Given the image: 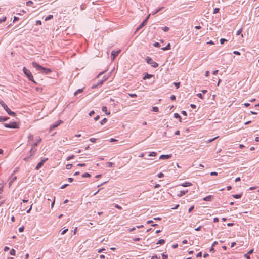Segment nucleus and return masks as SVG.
<instances>
[{"instance_id": "obj_1", "label": "nucleus", "mask_w": 259, "mask_h": 259, "mask_svg": "<svg viewBox=\"0 0 259 259\" xmlns=\"http://www.w3.org/2000/svg\"><path fill=\"white\" fill-rule=\"evenodd\" d=\"M32 66L38 70L40 73H45V74H49L51 70L49 68H46L40 65L36 62H33L32 63Z\"/></svg>"}, {"instance_id": "obj_2", "label": "nucleus", "mask_w": 259, "mask_h": 259, "mask_svg": "<svg viewBox=\"0 0 259 259\" xmlns=\"http://www.w3.org/2000/svg\"><path fill=\"white\" fill-rule=\"evenodd\" d=\"M41 141V139L40 137H38V139L37 140V142L32 145L31 149L30 151V156L28 157H25L24 159L25 161H28L30 157H32L34 155V152L36 151L35 149V147L38 145V144Z\"/></svg>"}, {"instance_id": "obj_3", "label": "nucleus", "mask_w": 259, "mask_h": 259, "mask_svg": "<svg viewBox=\"0 0 259 259\" xmlns=\"http://www.w3.org/2000/svg\"><path fill=\"white\" fill-rule=\"evenodd\" d=\"M146 62L148 64L151 65V66L154 68L158 67V64L154 61L152 58L149 57H147L146 58Z\"/></svg>"}, {"instance_id": "obj_4", "label": "nucleus", "mask_w": 259, "mask_h": 259, "mask_svg": "<svg viewBox=\"0 0 259 259\" xmlns=\"http://www.w3.org/2000/svg\"><path fill=\"white\" fill-rule=\"evenodd\" d=\"M4 125L5 127L10 128H18V125L15 122H13L10 123H4Z\"/></svg>"}, {"instance_id": "obj_5", "label": "nucleus", "mask_w": 259, "mask_h": 259, "mask_svg": "<svg viewBox=\"0 0 259 259\" xmlns=\"http://www.w3.org/2000/svg\"><path fill=\"white\" fill-rule=\"evenodd\" d=\"M48 158H45L40 161L37 165H36L35 169L36 170H38L39 168L41 167V166L44 165L45 162L47 160Z\"/></svg>"}, {"instance_id": "obj_6", "label": "nucleus", "mask_w": 259, "mask_h": 259, "mask_svg": "<svg viewBox=\"0 0 259 259\" xmlns=\"http://www.w3.org/2000/svg\"><path fill=\"white\" fill-rule=\"evenodd\" d=\"M62 122H63V121L62 120L58 121L56 123H55V124H53L52 125H51L50 126V130L52 131L53 129L56 128L57 127H58Z\"/></svg>"}, {"instance_id": "obj_7", "label": "nucleus", "mask_w": 259, "mask_h": 259, "mask_svg": "<svg viewBox=\"0 0 259 259\" xmlns=\"http://www.w3.org/2000/svg\"><path fill=\"white\" fill-rule=\"evenodd\" d=\"M23 71L24 73L28 77H32V74L31 72L28 70L26 67H23Z\"/></svg>"}, {"instance_id": "obj_8", "label": "nucleus", "mask_w": 259, "mask_h": 259, "mask_svg": "<svg viewBox=\"0 0 259 259\" xmlns=\"http://www.w3.org/2000/svg\"><path fill=\"white\" fill-rule=\"evenodd\" d=\"M120 50H119L118 51H113L111 53V57H112V60H114L115 58L116 57V56L119 54V53H120Z\"/></svg>"}, {"instance_id": "obj_9", "label": "nucleus", "mask_w": 259, "mask_h": 259, "mask_svg": "<svg viewBox=\"0 0 259 259\" xmlns=\"http://www.w3.org/2000/svg\"><path fill=\"white\" fill-rule=\"evenodd\" d=\"M5 110L7 112V113L12 116H14L16 115V113L12 111L7 107L6 109H5Z\"/></svg>"}, {"instance_id": "obj_10", "label": "nucleus", "mask_w": 259, "mask_h": 259, "mask_svg": "<svg viewBox=\"0 0 259 259\" xmlns=\"http://www.w3.org/2000/svg\"><path fill=\"white\" fill-rule=\"evenodd\" d=\"M147 24V20H144L142 23H141L140 24V25L137 27V29H136V31L135 32V33L138 31L139 30H140V29H141L143 27H144L145 25H146Z\"/></svg>"}, {"instance_id": "obj_11", "label": "nucleus", "mask_w": 259, "mask_h": 259, "mask_svg": "<svg viewBox=\"0 0 259 259\" xmlns=\"http://www.w3.org/2000/svg\"><path fill=\"white\" fill-rule=\"evenodd\" d=\"M188 191V189H185L183 190H181L179 192V193L177 194V196L179 197H181L184 195Z\"/></svg>"}, {"instance_id": "obj_12", "label": "nucleus", "mask_w": 259, "mask_h": 259, "mask_svg": "<svg viewBox=\"0 0 259 259\" xmlns=\"http://www.w3.org/2000/svg\"><path fill=\"white\" fill-rule=\"evenodd\" d=\"M213 199V196L212 195H208L205 197L203 198L204 201H211Z\"/></svg>"}, {"instance_id": "obj_13", "label": "nucleus", "mask_w": 259, "mask_h": 259, "mask_svg": "<svg viewBox=\"0 0 259 259\" xmlns=\"http://www.w3.org/2000/svg\"><path fill=\"white\" fill-rule=\"evenodd\" d=\"M171 157V155H161L159 159H168Z\"/></svg>"}, {"instance_id": "obj_14", "label": "nucleus", "mask_w": 259, "mask_h": 259, "mask_svg": "<svg viewBox=\"0 0 259 259\" xmlns=\"http://www.w3.org/2000/svg\"><path fill=\"white\" fill-rule=\"evenodd\" d=\"M253 252V249L250 250L246 254L244 255L245 257L247 259H250V254L252 253Z\"/></svg>"}, {"instance_id": "obj_15", "label": "nucleus", "mask_w": 259, "mask_h": 259, "mask_svg": "<svg viewBox=\"0 0 259 259\" xmlns=\"http://www.w3.org/2000/svg\"><path fill=\"white\" fill-rule=\"evenodd\" d=\"M183 187H188L192 185V183L190 182H185V183H182L180 185Z\"/></svg>"}, {"instance_id": "obj_16", "label": "nucleus", "mask_w": 259, "mask_h": 259, "mask_svg": "<svg viewBox=\"0 0 259 259\" xmlns=\"http://www.w3.org/2000/svg\"><path fill=\"white\" fill-rule=\"evenodd\" d=\"M161 49L163 51H166L170 49V45L169 43L167 44L165 47L162 48Z\"/></svg>"}, {"instance_id": "obj_17", "label": "nucleus", "mask_w": 259, "mask_h": 259, "mask_svg": "<svg viewBox=\"0 0 259 259\" xmlns=\"http://www.w3.org/2000/svg\"><path fill=\"white\" fill-rule=\"evenodd\" d=\"M102 111L105 112L107 115H109L110 114V112H107V108L106 106H103L102 107Z\"/></svg>"}, {"instance_id": "obj_18", "label": "nucleus", "mask_w": 259, "mask_h": 259, "mask_svg": "<svg viewBox=\"0 0 259 259\" xmlns=\"http://www.w3.org/2000/svg\"><path fill=\"white\" fill-rule=\"evenodd\" d=\"M152 76H153L152 75L149 74L147 73L146 75L144 76L143 79L146 80L147 79H149L151 77H152Z\"/></svg>"}, {"instance_id": "obj_19", "label": "nucleus", "mask_w": 259, "mask_h": 259, "mask_svg": "<svg viewBox=\"0 0 259 259\" xmlns=\"http://www.w3.org/2000/svg\"><path fill=\"white\" fill-rule=\"evenodd\" d=\"M9 119L8 117L0 116V122H4L6 121Z\"/></svg>"}, {"instance_id": "obj_20", "label": "nucleus", "mask_w": 259, "mask_h": 259, "mask_svg": "<svg viewBox=\"0 0 259 259\" xmlns=\"http://www.w3.org/2000/svg\"><path fill=\"white\" fill-rule=\"evenodd\" d=\"M174 117L175 118H178L180 119V121L181 122V116H180V115L178 114V113H175L174 115Z\"/></svg>"}, {"instance_id": "obj_21", "label": "nucleus", "mask_w": 259, "mask_h": 259, "mask_svg": "<svg viewBox=\"0 0 259 259\" xmlns=\"http://www.w3.org/2000/svg\"><path fill=\"white\" fill-rule=\"evenodd\" d=\"M106 165L107 167H111L113 166V165H114V164L111 162H107L106 163Z\"/></svg>"}, {"instance_id": "obj_22", "label": "nucleus", "mask_w": 259, "mask_h": 259, "mask_svg": "<svg viewBox=\"0 0 259 259\" xmlns=\"http://www.w3.org/2000/svg\"><path fill=\"white\" fill-rule=\"evenodd\" d=\"M232 196L234 198L238 199V198H240L241 197L242 194H234V195H233Z\"/></svg>"}, {"instance_id": "obj_23", "label": "nucleus", "mask_w": 259, "mask_h": 259, "mask_svg": "<svg viewBox=\"0 0 259 259\" xmlns=\"http://www.w3.org/2000/svg\"><path fill=\"white\" fill-rule=\"evenodd\" d=\"M242 32V28H241L239 30H238L237 32H236V35H239L240 34H241V37H243V35L242 34H241Z\"/></svg>"}, {"instance_id": "obj_24", "label": "nucleus", "mask_w": 259, "mask_h": 259, "mask_svg": "<svg viewBox=\"0 0 259 259\" xmlns=\"http://www.w3.org/2000/svg\"><path fill=\"white\" fill-rule=\"evenodd\" d=\"M53 16L52 15H49L47 17L45 18V21H48L49 20H51L53 18Z\"/></svg>"}, {"instance_id": "obj_25", "label": "nucleus", "mask_w": 259, "mask_h": 259, "mask_svg": "<svg viewBox=\"0 0 259 259\" xmlns=\"http://www.w3.org/2000/svg\"><path fill=\"white\" fill-rule=\"evenodd\" d=\"M165 243V240L164 239H160L156 243V244H163Z\"/></svg>"}, {"instance_id": "obj_26", "label": "nucleus", "mask_w": 259, "mask_h": 259, "mask_svg": "<svg viewBox=\"0 0 259 259\" xmlns=\"http://www.w3.org/2000/svg\"><path fill=\"white\" fill-rule=\"evenodd\" d=\"M82 177H90L91 175L88 172H85L82 175Z\"/></svg>"}, {"instance_id": "obj_27", "label": "nucleus", "mask_w": 259, "mask_h": 259, "mask_svg": "<svg viewBox=\"0 0 259 259\" xmlns=\"http://www.w3.org/2000/svg\"><path fill=\"white\" fill-rule=\"evenodd\" d=\"M107 121V119L106 118H104L103 119H102L101 122H100V124L101 125H103L105 123H106Z\"/></svg>"}, {"instance_id": "obj_28", "label": "nucleus", "mask_w": 259, "mask_h": 259, "mask_svg": "<svg viewBox=\"0 0 259 259\" xmlns=\"http://www.w3.org/2000/svg\"><path fill=\"white\" fill-rule=\"evenodd\" d=\"M83 91V89H78L75 93H74V95H76L77 94H78V93H80L81 92H82Z\"/></svg>"}, {"instance_id": "obj_29", "label": "nucleus", "mask_w": 259, "mask_h": 259, "mask_svg": "<svg viewBox=\"0 0 259 259\" xmlns=\"http://www.w3.org/2000/svg\"><path fill=\"white\" fill-rule=\"evenodd\" d=\"M10 254L11 255H15L16 254V251L15 250V249H12L10 252Z\"/></svg>"}, {"instance_id": "obj_30", "label": "nucleus", "mask_w": 259, "mask_h": 259, "mask_svg": "<svg viewBox=\"0 0 259 259\" xmlns=\"http://www.w3.org/2000/svg\"><path fill=\"white\" fill-rule=\"evenodd\" d=\"M157 153L155 152H150L149 154V156H155Z\"/></svg>"}, {"instance_id": "obj_31", "label": "nucleus", "mask_w": 259, "mask_h": 259, "mask_svg": "<svg viewBox=\"0 0 259 259\" xmlns=\"http://www.w3.org/2000/svg\"><path fill=\"white\" fill-rule=\"evenodd\" d=\"M33 4V2L31 1H28L26 2V5L28 6H30L31 5Z\"/></svg>"}, {"instance_id": "obj_32", "label": "nucleus", "mask_w": 259, "mask_h": 259, "mask_svg": "<svg viewBox=\"0 0 259 259\" xmlns=\"http://www.w3.org/2000/svg\"><path fill=\"white\" fill-rule=\"evenodd\" d=\"M174 84L175 85L177 89H178L180 87V82H174Z\"/></svg>"}, {"instance_id": "obj_33", "label": "nucleus", "mask_w": 259, "mask_h": 259, "mask_svg": "<svg viewBox=\"0 0 259 259\" xmlns=\"http://www.w3.org/2000/svg\"><path fill=\"white\" fill-rule=\"evenodd\" d=\"M103 81H100V82H99V83H98V84H97V85H93V86H92V88H96L98 85H101V84L103 83Z\"/></svg>"}, {"instance_id": "obj_34", "label": "nucleus", "mask_w": 259, "mask_h": 259, "mask_svg": "<svg viewBox=\"0 0 259 259\" xmlns=\"http://www.w3.org/2000/svg\"><path fill=\"white\" fill-rule=\"evenodd\" d=\"M6 17H3L1 19H0V23H2L3 22H5L6 20Z\"/></svg>"}, {"instance_id": "obj_35", "label": "nucleus", "mask_w": 259, "mask_h": 259, "mask_svg": "<svg viewBox=\"0 0 259 259\" xmlns=\"http://www.w3.org/2000/svg\"><path fill=\"white\" fill-rule=\"evenodd\" d=\"M164 8L163 7H161L159 9H157L156 11H155V13H154L153 14H155L156 13H157L158 12L161 11Z\"/></svg>"}, {"instance_id": "obj_36", "label": "nucleus", "mask_w": 259, "mask_h": 259, "mask_svg": "<svg viewBox=\"0 0 259 259\" xmlns=\"http://www.w3.org/2000/svg\"><path fill=\"white\" fill-rule=\"evenodd\" d=\"M32 205H33V204H32V203H31V205H30V208H29V209H28V210L26 211V212H27V213H30V211H31V209H32Z\"/></svg>"}, {"instance_id": "obj_37", "label": "nucleus", "mask_w": 259, "mask_h": 259, "mask_svg": "<svg viewBox=\"0 0 259 259\" xmlns=\"http://www.w3.org/2000/svg\"><path fill=\"white\" fill-rule=\"evenodd\" d=\"M152 111L154 112H158V108L157 107H153L152 108Z\"/></svg>"}, {"instance_id": "obj_38", "label": "nucleus", "mask_w": 259, "mask_h": 259, "mask_svg": "<svg viewBox=\"0 0 259 259\" xmlns=\"http://www.w3.org/2000/svg\"><path fill=\"white\" fill-rule=\"evenodd\" d=\"M219 137V136H217L216 137H214V138H212V139H209L208 140V143H210L212 141H213L214 140H215L216 139H217Z\"/></svg>"}, {"instance_id": "obj_39", "label": "nucleus", "mask_w": 259, "mask_h": 259, "mask_svg": "<svg viewBox=\"0 0 259 259\" xmlns=\"http://www.w3.org/2000/svg\"><path fill=\"white\" fill-rule=\"evenodd\" d=\"M29 141L32 140L33 139V136L32 135L30 134L28 137Z\"/></svg>"}, {"instance_id": "obj_40", "label": "nucleus", "mask_w": 259, "mask_h": 259, "mask_svg": "<svg viewBox=\"0 0 259 259\" xmlns=\"http://www.w3.org/2000/svg\"><path fill=\"white\" fill-rule=\"evenodd\" d=\"M162 30L165 32H167L169 30V28L168 27L165 26L162 28Z\"/></svg>"}, {"instance_id": "obj_41", "label": "nucleus", "mask_w": 259, "mask_h": 259, "mask_svg": "<svg viewBox=\"0 0 259 259\" xmlns=\"http://www.w3.org/2000/svg\"><path fill=\"white\" fill-rule=\"evenodd\" d=\"M220 41L221 44H223L225 41H227V40L225 38H221Z\"/></svg>"}, {"instance_id": "obj_42", "label": "nucleus", "mask_w": 259, "mask_h": 259, "mask_svg": "<svg viewBox=\"0 0 259 259\" xmlns=\"http://www.w3.org/2000/svg\"><path fill=\"white\" fill-rule=\"evenodd\" d=\"M158 177L159 178H161L164 177V175L162 172H160V173L158 174Z\"/></svg>"}, {"instance_id": "obj_43", "label": "nucleus", "mask_w": 259, "mask_h": 259, "mask_svg": "<svg viewBox=\"0 0 259 259\" xmlns=\"http://www.w3.org/2000/svg\"><path fill=\"white\" fill-rule=\"evenodd\" d=\"M96 140H97V139L94 138H92L90 139V141L93 143L96 142Z\"/></svg>"}, {"instance_id": "obj_44", "label": "nucleus", "mask_w": 259, "mask_h": 259, "mask_svg": "<svg viewBox=\"0 0 259 259\" xmlns=\"http://www.w3.org/2000/svg\"><path fill=\"white\" fill-rule=\"evenodd\" d=\"M153 46L155 47H159L160 46V45L159 42H155L153 44Z\"/></svg>"}, {"instance_id": "obj_45", "label": "nucleus", "mask_w": 259, "mask_h": 259, "mask_svg": "<svg viewBox=\"0 0 259 259\" xmlns=\"http://www.w3.org/2000/svg\"><path fill=\"white\" fill-rule=\"evenodd\" d=\"M162 259H167L168 256L167 255H165L164 253L162 254Z\"/></svg>"}, {"instance_id": "obj_46", "label": "nucleus", "mask_w": 259, "mask_h": 259, "mask_svg": "<svg viewBox=\"0 0 259 259\" xmlns=\"http://www.w3.org/2000/svg\"><path fill=\"white\" fill-rule=\"evenodd\" d=\"M219 8H216L214 9L213 14H216L219 11Z\"/></svg>"}, {"instance_id": "obj_47", "label": "nucleus", "mask_w": 259, "mask_h": 259, "mask_svg": "<svg viewBox=\"0 0 259 259\" xmlns=\"http://www.w3.org/2000/svg\"><path fill=\"white\" fill-rule=\"evenodd\" d=\"M194 206H191L189 209H188V211L189 212H191L193 209H194Z\"/></svg>"}, {"instance_id": "obj_48", "label": "nucleus", "mask_w": 259, "mask_h": 259, "mask_svg": "<svg viewBox=\"0 0 259 259\" xmlns=\"http://www.w3.org/2000/svg\"><path fill=\"white\" fill-rule=\"evenodd\" d=\"M24 227L23 226L19 228V231L20 232H22L24 231Z\"/></svg>"}, {"instance_id": "obj_49", "label": "nucleus", "mask_w": 259, "mask_h": 259, "mask_svg": "<svg viewBox=\"0 0 259 259\" xmlns=\"http://www.w3.org/2000/svg\"><path fill=\"white\" fill-rule=\"evenodd\" d=\"M114 207L118 209H121L122 207L118 204H115Z\"/></svg>"}, {"instance_id": "obj_50", "label": "nucleus", "mask_w": 259, "mask_h": 259, "mask_svg": "<svg viewBox=\"0 0 259 259\" xmlns=\"http://www.w3.org/2000/svg\"><path fill=\"white\" fill-rule=\"evenodd\" d=\"M72 165V164H67L66 165V168L67 169H70L71 168Z\"/></svg>"}, {"instance_id": "obj_51", "label": "nucleus", "mask_w": 259, "mask_h": 259, "mask_svg": "<svg viewBox=\"0 0 259 259\" xmlns=\"http://www.w3.org/2000/svg\"><path fill=\"white\" fill-rule=\"evenodd\" d=\"M67 231H68V229H65V230H63V231H62V232H61V234L62 235H63V234H64L65 233H66Z\"/></svg>"}, {"instance_id": "obj_52", "label": "nucleus", "mask_w": 259, "mask_h": 259, "mask_svg": "<svg viewBox=\"0 0 259 259\" xmlns=\"http://www.w3.org/2000/svg\"><path fill=\"white\" fill-rule=\"evenodd\" d=\"M233 53L235 55H240V53L237 51H234L233 52Z\"/></svg>"}, {"instance_id": "obj_53", "label": "nucleus", "mask_w": 259, "mask_h": 259, "mask_svg": "<svg viewBox=\"0 0 259 259\" xmlns=\"http://www.w3.org/2000/svg\"><path fill=\"white\" fill-rule=\"evenodd\" d=\"M41 21L40 20H37L36 21V25H41Z\"/></svg>"}, {"instance_id": "obj_54", "label": "nucleus", "mask_w": 259, "mask_h": 259, "mask_svg": "<svg viewBox=\"0 0 259 259\" xmlns=\"http://www.w3.org/2000/svg\"><path fill=\"white\" fill-rule=\"evenodd\" d=\"M68 185H68V184H64V185H62V186L60 187V188H61V189H64V188H66V187L67 186H68Z\"/></svg>"}, {"instance_id": "obj_55", "label": "nucleus", "mask_w": 259, "mask_h": 259, "mask_svg": "<svg viewBox=\"0 0 259 259\" xmlns=\"http://www.w3.org/2000/svg\"><path fill=\"white\" fill-rule=\"evenodd\" d=\"M28 201H29V200L26 199V198H25V199L22 200V202L23 203H26V202H28Z\"/></svg>"}, {"instance_id": "obj_56", "label": "nucleus", "mask_w": 259, "mask_h": 259, "mask_svg": "<svg viewBox=\"0 0 259 259\" xmlns=\"http://www.w3.org/2000/svg\"><path fill=\"white\" fill-rule=\"evenodd\" d=\"M129 95L130 96V97L133 98L137 97V95L135 94H130Z\"/></svg>"}, {"instance_id": "obj_57", "label": "nucleus", "mask_w": 259, "mask_h": 259, "mask_svg": "<svg viewBox=\"0 0 259 259\" xmlns=\"http://www.w3.org/2000/svg\"><path fill=\"white\" fill-rule=\"evenodd\" d=\"M170 99L171 100H176V97L175 95H172L170 96Z\"/></svg>"}, {"instance_id": "obj_58", "label": "nucleus", "mask_w": 259, "mask_h": 259, "mask_svg": "<svg viewBox=\"0 0 259 259\" xmlns=\"http://www.w3.org/2000/svg\"><path fill=\"white\" fill-rule=\"evenodd\" d=\"M197 96L198 97H199L200 98H201V99H202V98H203L202 95V94H201V93H198V94H197Z\"/></svg>"}, {"instance_id": "obj_59", "label": "nucleus", "mask_w": 259, "mask_h": 259, "mask_svg": "<svg viewBox=\"0 0 259 259\" xmlns=\"http://www.w3.org/2000/svg\"><path fill=\"white\" fill-rule=\"evenodd\" d=\"M73 157H74V155H71V156H70L68 157L67 158V160H70L72 159Z\"/></svg>"}, {"instance_id": "obj_60", "label": "nucleus", "mask_w": 259, "mask_h": 259, "mask_svg": "<svg viewBox=\"0 0 259 259\" xmlns=\"http://www.w3.org/2000/svg\"><path fill=\"white\" fill-rule=\"evenodd\" d=\"M9 250V247H8V246H5L4 247V250L6 252V251H7Z\"/></svg>"}, {"instance_id": "obj_61", "label": "nucleus", "mask_w": 259, "mask_h": 259, "mask_svg": "<svg viewBox=\"0 0 259 259\" xmlns=\"http://www.w3.org/2000/svg\"><path fill=\"white\" fill-rule=\"evenodd\" d=\"M140 240V238H135L133 239L134 241H139Z\"/></svg>"}, {"instance_id": "obj_62", "label": "nucleus", "mask_w": 259, "mask_h": 259, "mask_svg": "<svg viewBox=\"0 0 259 259\" xmlns=\"http://www.w3.org/2000/svg\"><path fill=\"white\" fill-rule=\"evenodd\" d=\"M94 113H95V112H94L93 110H92V111H91L89 113V115H90V116H92L93 114H94Z\"/></svg>"}, {"instance_id": "obj_63", "label": "nucleus", "mask_w": 259, "mask_h": 259, "mask_svg": "<svg viewBox=\"0 0 259 259\" xmlns=\"http://www.w3.org/2000/svg\"><path fill=\"white\" fill-rule=\"evenodd\" d=\"M202 256V252H199L197 255H196V257H201Z\"/></svg>"}, {"instance_id": "obj_64", "label": "nucleus", "mask_w": 259, "mask_h": 259, "mask_svg": "<svg viewBox=\"0 0 259 259\" xmlns=\"http://www.w3.org/2000/svg\"><path fill=\"white\" fill-rule=\"evenodd\" d=\"M3 108L5 109H6L8 106L6 104H5V103H4L3 104H2V105H1Z\"/></svg>"}]
</instances>
